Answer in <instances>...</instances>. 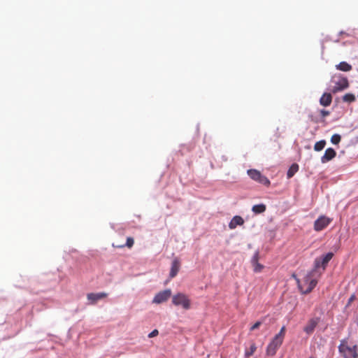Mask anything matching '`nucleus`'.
I'll return each instance as SVG.
<instances>
[{"label":"nucleus","instance_id":"25","mask_svg":"<svg viewBox=\"0 0 358 358\" xmlns=\"http://www.w3.org/2000/svg\"><path fill=\"white\" fill-rule=\"evenodd\" d=\"M262 268H263V266L257 262L256 265L255 266L254 271L255 272H260Z\"/></svg>","mask_w":358,"mask_h":358},{"label":"nucleus","instance_id":"3","mask_svg":"<svg viewBox=\"0 0 358 358\" xmlns=\"http://www.w3.org/2000/svg\"><path fill=\"white\" fill-rule=\"evenodd\" d=\"M331 82L334 84V85L331 89V92L334 94L343 91V90L348 88L349 86L347 78L340 75L334 76Z\"/></svg>","mask_w":358,"mask_h":358},{"label":"nucleus","instance_id":"20","mask_svg":"<svg viewBox=\"0 0 358 358\" xmlns=\"http://www.w3.org/2000/svg\"><path fill=\"white\" fill-rule=\"evenodd\" d=\"M256 349H257L256 345L255 343H252L250 345V347L249 348V349H247L245 350V356L246 357H249L252 356L254 354V352L256 351Z\"/></svg>","mask_w":358,"mask_h":358},{"label":"nucleus","instance_id":"5","mask_svg":"<svg viewBox=\"0 0 358 358\" xmlns=\"http://www.w3.org/2000/svg\"><path fill=\"white\" fill-rule=\"evenodd\" d=\"M248 174L253 180L266 186L270 185V180L266 176H263L260 171L256 169H249Z\"/></svg>","mask_w":358,"mask_h":358},{"label":"nucleus","instance_id":"13","mask_svg":"<svg viewBox=\"0 0 358 358\" xmlns=\"http://www.w3.org/2000/svg\"><path fill=\"white\" fill-rule=\"evenodd\" d=\"M180 267V262L178 258H175L171 264V268L169 273L171 278H174L178 274Z\"/></svg>","mask_w":358,"mask_h":358},{"label":"nucleus","instance_id":"1","mask_svg":"<svg viewBox=\"0 0 358 358\" xmlns=\"http://www.w3.org/2000/svg\"><path fill=\"white\" fill-rule=\"evenodd\" d=\"M316 274L315 269H313L304 276L302 282H300L299 279H296L298 287L301 293L308 294L315 288L317 283Z\"/></svg>","mask_w":358,"mask_h":358},{"label":"nucleus","instance_id":"29","mask_svg":"<svg viewBox=\"0 0 358 358\" xmlns=\"http://www.w3.org/2000/svg\"><path fill=\"white\" fill-rule=\"evenodd\" d=\"M310 358H313V357H310Z\"/></svg>","mask_w":358,"mask_h":358},{"label":"nucleus","instance_id":"8","mask_svg":"<svg viewBox=\"0 0 358 358\" xmlns=\"http://www.w3.org/2000/svg\"><path fill=\"white\" fill-rule=\"evenodd\" d=\"M334 254L332 252H328L322 258H317L315 261V268L317 269L320 267H322L323 270L325 269L329 262L332 259Z\"/></svg>","mask_w":358,"mask_h":358},{"label":"nucleus","instance_id":"21","mask_svg":"<svg viewBox=\"0 0 358 358\" xmlns=\"http://www.w3.org/2000/svg\"><path fill=\"white\" fill-rule=\"evenodd\" d=\"M325 145L326 141L324 140L317 141L314 145V150L315 151H320L324 148Z\"/></svg>","mask_w":358,"mask_h":358},{"label":"nucleus","instance_id":"2","mask_svg":"<svg viewBox=\"0 0 358 358\" xmlns=\"http://www.w3.org/2000/svg\"><path fill=\"white\" fill-rule=\"evenodd\" d=\"M285 331V327H282L279 333L277 334L268 343L266 350L267 356L273 357L276 354L277 350L283 343Z\"/></svg>","mask_w":358,"mask_h":358},{"label":"nucleus","instance_id":"19","mask_svg":"<svg viewBox=\"0 0 358 358\" xmlns=\"http://www.w3.org/2000/svg\"><path fill=\"white\" fill-rule=\"evenodd\" d=\"M134 244V238L132 237H128L127 238V242L124 245H117L116 247L119 248H122L124 247H127L128 248H131L133 247Z\"/></svg>","mask_w":358,"mask_h":358},{"label":"nucleus","instance_id":"15","mask_svg":"<svg viewBox=\"0 0 358 358\" xmlns=\"http://www.w3.org/2000/svg\"><path fill=\"white\" fill-rule=\"evenodd\" d=\"M243 223H244L243 219L241 216L236 215L230 221V222L229 224V227L231 229H234L238 225H240V226L243 225Z\"/></svg>","mask_w":358,"mask_h":358},{"label":"nucleus","instance_id":"11","mask_svg":"<svg viewBox=\"0 0 358 358\" xmlns=\"http://www.w3.org/2000/svg\"><path fill=\"white\" fill-rule=\"evenodd\" d=\"M108 296V294L105 292L100 293H90L87 294V297L89 301H91V303L94 304L97 302V301L104 299Z\"/></svg>","mask_w":358,"mask_h":358},{"label":"nucleus","instance_id":"16","mask_svg":"<svg viewBox=\"0 0 358 358\" xmlns=\"http://www.w3.org/2000/svg\"><path fill=\"white\" fill-rule=\"evenodd\" d=\"M336 69L342 71H350L352 69V66L345 62H341L336 65Z\"/></svg>","mask_w":358,"mask_h":358},{"label":"nucleus","instance_id":"22","mask_svg":"<svg viewBox=\"0 0 358 358\" xmlns=\"http://www.w3.org/2000/svg\"><path fill=\"white\" fill-rule=\"evenodd\" d=\"M343 101L352 102L355 100V96L352 94H346L343 96Z\"/></svg>","mask_w":358,"mask_h":358},{"label":"nucleus","instance_id":"14","mask_svg":"<svg viewBox=\"0 0 358 358\" xmlns=\"http://www.w3.org/2000/svg\"><path fill=\"white\" fill-rule=\"evenodd\" d=\"M332 102V96L331 93H324L320 99V103L323 106H329Z\"/></svg>","mask_w":358,"mask_h":358},{"label":"nucleus","instance_id":"10","mask_svg":"<svg viewBox=\"0 0 358 358\" xmlns=\"http://www.w3.org/2000/svg\"><path fill=\"white\" fill-rule=\"evenodd\" d=\"M319 320V318L310 319L304 327L303 331L308 334H311L314 331L316 326L318 324Z\"/></svg>","mask_w":358,"mask_h":358},{"label":"nucleus","instance_id":"28","mask_svg":"<svg viewBox=\"0 0 358 358\" xmlns=\"http://www.w3.org/2000/svg\"><path fill=\"white\" fill-rule=\"evenodd\" d=\"M355 299V294H352L350 299H349V301H348V303H350L352 301H354V299Z\"/></svg>","mask_w":358,"mask_h":358},{"label":"nucleus","instance_id":"27","mask_svg":"<svg viewBox=\"0 0 358 358\" xmlns=\"http://www.w3.org/2000/svg\"><path fill=\"white\" fill-rule=\"evenodd\" d=\"M320 113V115H322V117H325L329 115V114H330L329 111L324 110V109L321 110Z\"/></svg>","mask_w":358,"mask_h":358},{"label":"nucleus","instance_id":"12","mask_svg":"<svg viewBox=\"0 0 358 358\" xmlns=\"http://www.w3.org/2000/svg\"><path fill=\"white\" fill-rule=\"evenodd\" d=\"M336 155V151L331 148H327L321 158L322 163L324 164L334 159Z\"/></svg>","mask_w":358,"mask_h":358},{"label":"nucleus","instance_id":"9","mask_svg":"<svg viewBox=\"0 0 358 358\" xmlns=\"http://www.w3.org/2000/svg\"><path fill=\"white\" fill-rule=\"evenodd\" d=\"M171 289H168L163 290L162 292H159L155 296V297L152 300V302L154 303H157V304L162 303L163 302L166 301L171 297Z\"/></svg>","mask_w":358,"mask_h":358},{"label":"nucleus","instance_id":"24","mask_svg":"<svg viewBox=\"0 0 358 358\" xmlns=\"http://www.w3.org/2000/svg\"><path fill=\"white\" fill-rule=\"evenodd\" d=\"M262 324V322L260 321H257V322H255L250 329V331H254L257 329H258Z\"/></svg>","mask_w":358,"mask_h":358},{"label":"nucleus","instance_id":"7","mask_svg":"<svg viewBox=\"0 0 358 358\" xmlns=\"http://www.w3.org/2000/svg\"><path fill=\"white\" fill-rule=\"evenodd\" d=\"M332 220L325 215L320 216L314 222V229L316 231H320L325 229Z\"/></svg>","mask_w":358,"mask_h":358},{"label":"nucleus","instance_id":"18","mask_svg":"<svg viewBox=\"0 0 358 358\" xmlns=\"http://www.w3.org/2000/svg\"><path fill=\"white\" fill-rule=\"evenodd\" d=\"M252 210L256 214L262 213L266 210V206L263 203L255 205Z\"/></svg>","mask_w":358,"mask_h":358},{"label":"nucleus","instance_id":"4","mask_svg":"<svg viewBox=\"0 0 358 358\" xmlns=\"http://www.w3.org/2000/svg\"><path fill=\"white\" fill-rule=\"evenodd\" d=\"M172 303L175 306H181L184 309L190 308V300L188 296L182 293H178L172 297Z\"/></svg>","mask_w":358,"mask_h":358},{"label":"nucleus","instance_id":"26","mask_svg":"<svg viewBox=\"0 0 358 358\" xmlns=\"http://www.w3.org/2000/svg\"><path fill=\"white\" fill-rule=\"evenodd\" d=\"M159 334V331L157 329H154L152 332L148 334L149 338H153L157 336Z\"/></svg>","mask_w":358,"mask_h":358},{"label":"nucleus","instance_id":"17","mask_svg":"<svg viewBox=\"0 0 358 358\" xmlns=\"http://www.w3.org/2000/svg\"><path fill=\"white\" fill-rule=\"evenodd\" d=\"M299 171V165L297 164H293L291 165L287 171V178H291L294 175Z\"/></svg>","mask_w":358,"mask_h":358},{"label":"nucleus","instance_id":"23","mask_svg":"<svg viewBox=\"0 0 358 358\" xmlns=\"http://www.w3.org/2000/svg\"><path fill=\"white\" fill-rule=\"evenodd\" d=\"M341 137L339 134H334L331 138V142L333 144L337 145L340 143Z\"/></svg>","mask_w":358,"mask_h":358},{"label":"nucleus","instance_id":"6","mask_svg":"<svg viewBox=\"0 0 358 358\" xmlns=\"http://www.w3.org/2000/svg\"><path fill=\"white\" fill-rule=\"evenodd\" d=\"M339 352L343 355L348 354L351 355L353 358H357V345H353L352 347H350L347 345V342L345 340L341 341V344L338 346Z\"/></svg>","mask_w":358,"mask_h":358}]
</instances>
